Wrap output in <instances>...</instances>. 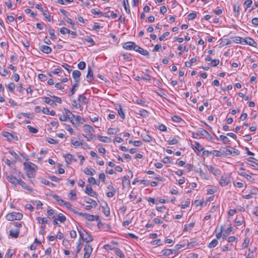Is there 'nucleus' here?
I'll list each match as a JSON object with an SVG mask.
<instances>
[{"label":"nucleus","mask_w":258,"mask_h":258,"mask_svg":"<svg viewBox=\"0 0 258 258\" xmlns=\"http://www.w3.org/2000/svg\"><path fill=\"white\" fill-rule=\"evenodd\" d=\"M23 165L26 171L27 176L30 178H34L36 166L32 162H24Z\"/></svg>","instance_id":"1"},{"label":"nucleus","mask_w":258,"mask_h":258,"mask_svg":"<svg viewBox=\"0 0 258 258\" xmlns=\"http://www.w3.org/2000/svg\"><path fill=\"white\" fill-rule=\"evenodd\" d=\"M78 231L80 234V237L83 240L85 241L87 243L93 240L92 237L81 226L78 227Z\"/></svg>","instance_id":"2"},{"label":"nucleus","mask_w":258,"mask_h":258,"mask_svg":"<svg viewBox=\"0 0 258 258\" xmlns=\"http://www.w3.org/2000/svg\"><path fill=\"white\" fill-rule=\"evenodd\" d=\"M22 218L23 214L20 212H12L6 216V218L9 221L20 220Z\"/></svg>","instance_id":"3"},{"label":"nucleus","mask_w":258,"mask_h":258,"mask_svg":"<svg viewBox=\"0 0 258 258\" xmlns=\"http://www.w3.org/2000/svg\"><path fill=\"white\" fill-rule=\"evenodd\" d=\"M224 153L225 156L228 155L236 156L239 154L240 152L233 147H229L228 148H226L225 150H224Z\"/></svg>","instance_id":"4"},{"label":"nucleus","mask_w":258,"mask_h":258,"mask_svg":"<svg viewBox=\"0 0 258 258\" xmlns=\"http://www.w3.org/2000/svg\"><path fill=\"white\" fill-rule=\"evenodd\" d=\"M84 254L83 258H89L93 251V248L88 243H86L84 247Z\"/></svg>","instance_id":"5"},{"label":"nucleus","mask_w":258,"mask_h":258,"mask_svg":"<svg viewBox=\"0 0 258 258\" xmlns=\"http://www.w3.org/2000/svg\"><path fill=\"white\" fill-rule=\"evenodd\" d=\"M137 44L132 41H128L122 44V47L127 50H135Z\"/></svg>","instance_id":"6"},{"label":"nucleus","mask_w":258,"mask_h":258,"mask_svg":"<svg viewBox=\"0 0 258 258\" xmlns=\"http://www.w3.org/2000/svg\"><path fill=\"white\" fill-rule=\"evenodd\" d=\"M230 182V177L228 175L221 176L219 180V184L222 186H226Z\"/></svg>","instance_id":"7"},{"label":"nucleus","mask_w":258,"mask_h":258,"mask_svg":"<svg viewBox=\"0 0 258 258\" xmlns=\"http://www.w3.org/2000/svg\"><path fill=\"white\" fill-rule=\"evenodd\" d=\"M134 51L139 52L143 55L147 56L148 58L149 57L150 55L149 52L147 50L143 49L138 45H137L136 49Z\"/></svg>","instance_id":"8"},{"label":"nucleus","mask_w":258,"mask_h":258,"mask_svg":"<svg viewBox=\"0 0 258 258\" xmlns=\"http://www.w3.org/2000/svg\"><path fill=\"white\" fill-rule=\"evenodd\" d=\"M85 192L91 196V197H97V196L98 195L97 192L93 190V189H92V188L90 186H89L88 185H87L86 186V188H85Z\"/></svg>","instance_id":"9"},{"label":"nucleus","mask_w":258,"mask_h":258,"mask_svg":"<svg viewBox=\"0 0 258 258\" xmlns=\"http://www.w3.org/2000/svg\"><path fill=\"white\" fill-rule=\"evenodd\" d=\"M239 175L243 176L245 177L247 180L249 181H252L253 180V178L249 174H247L244 172V169L243 168H241L239 169V172L238 173Z\"/></svg>","instance_id":"10"},{"label":"nucleus","mask_w":258,"mask_h":258,"mask_svg":"<svg viewBox=\"0 0 258 258\" xmlns=\"http://www.w3.org/2000/svg\"><path fill=\"white\" fill-rule=\"evenodd\" d=\"M81 75V73L78 70H75L73 72V78L75 80L76 83H79L80 82Z\"/></svg>","instance_id":"11"},{"label":"nucleus","mask_w":258,"mask_h":258,"mask_svg":"<svg viewBox=\"0 0 258 258\" xmlns=\"http://www.w3.org/2000/svg\"><path fill=\"white\" fill-rule=\"evenodd\" d=\"M115 109L117 110L118 114L120 116V117L122 119H124L125 118V116L124 112L122 108L121 105L120 104H117Z\"/></svg>","instance_id":"12"},{"label":"nucleus","mask_w":258,"mask_h":258,"mask_svg":"<svg viewBox=\"0 0 258 258\" xmlns=\"http://www.w3.org/2000/svg\"><path fill=\"white\" fill-rule=\"evenodd\" d=\"M207 169L208 170V171L213 174L214 175H218L219 173V170L218 169H215L213 166L212 165H206Z\"/></svg>","instance_id":"13"},{"label":"nucleus","mask_w":258,"mask_h":258,"mask_svg":"<svg viewBox=\"0 0 258 258\" xmlns=\"http://www.w3.org/2000/svg\"><path fill=\"white\" fill-rule=\"evenodd\" d=\"M20 234L19 229H17L16 230H10L9 231V235L14 238H17L19 237Z\"/></svg>","instance_id":"14"},{"label":"nucleus","mask_w":258,"mask_h":258,"mask_svg":"<svg viewBox=\"0 0 258 258\" xmlns=\"http://www.w3.org/2000/svg\"><path fill=\"white\" fill-rule=\"evenodd\" d=\"M7 179L10 182L15 185L18 184L19 180H20V179H17L15 176L11 175L8 176Z\"/></svg>","instance_id":"15"},{"label":"nucleus","mask_w":258,"mask_h":258,"mask_svg":"<svg viewBox=\"0 0 258 258\" xmlns=\"http://www.w3.org/2000/svg\"><path fill=\"white\" fill-rule=\"evenodd\" d=\"M85 219L90 221H98L99 219V217L97 215L95 216L87 213Z\"/></svg>","instance_id":"16"},{"label":"nucleus","mask_w":258,"mask_h":258,"mask_svg":"<svg viewBox=\"0 0 258 258\" xmlns=\"http://www.w3.org/2000/svg\"><path fill=\"white\" fill-rule=\"evenodd\" d=\"M3 136L7 138V139L10 141H11L14 139H15L16 141L18 140V138L17 137H15L13 134H12L9 132H5L3 134Z\"/></svg>","instance_id":"17"},{"label":"nucleus","mask_w":258,"mask_h":258,"mask_svg":"<svg viewBox=\"0 0 258 258\" xmlns=\"http://www.w3.org/2000/svg\"><path fill=\"white\" fill-rule=\"evenodd\" d=\"M40 50L43 53L46 54L51 53L52 51V49L50 47L44 45H42L40 46Z\"/></svg>","instance_id":"18"},{"label":"nucleus","mask_w":258,"mask_h":258,"mask_svg":"<svg viewBox=\"0 0 258 258\" xmlns=\"http://www.w3.org/2000/svg\"><path fill=\"white\" fill-rule=\"evenodd\" d=\"M18 184H20L23 188L29 191H31L33 190V188L30 186H28L26 183H25L24 181H23L21 179L20 180H19Z\"/></svg>","instance_id":"19"},{"label":"nucleus","mask_w":258,"mask_h":258,"mask_svg":"<svg viewBox=\"0 0 258 258\" xmlns=\"http://www.w3.org/2000/svg\"><path fill=\"white\" fill-rule=\"evenodd\" d=\"M78 100L83 104H87L89 103V99L84 94H80L79 95Z\"/></svg>","instance_id":"20"},{"label":"nucleus","mask_w":258,"mask_h":258,"mask_svg":"<svg viewBox=\"0 0 258 258\" xmlns=\"http://www.w3.org/2000/svg\"><path fill=\"white\" fill-rule=\"evenodd\" d=\"M86 78L88 79L89 81L91 82L93 80V72L90 67H88V73L86 76Z\"/></svg>","instance_id":"21"},{"label":"nucleus","mask_w":258,"mask_h":258,"mask_svg":"<svg viewBox=\"0 0 258 258\" xmlns=\"http://www.w3.org/2000/svg\"><path fill=\"white\" fill-rule=\"evenodd\" d=\"M246 44L254 47H256L257 46V43L253 39L250 37H246Z\"/></svg>","instance_id":"22"},{"label":"nucleus","mask_w":258,"mask_h":258,"mask_svg":"<svg viewBox=\"0 0 258 258\" xmlns=\"http://www.w3.org/2000/svg\"><path fill=\"white\" fill-rule=\"evenodd\" d=\"M192 148L198 151L199 152L203 151L204 149V148L198 142H194V145H193Z\"/></svg>","instance_id":"23"},{"label":"nucleus","mask_w":258,"mask_h":258,"mask_svg":"<svg viewBox=\"0 0 258 258\" xmlns=\"http://www.w3.org/2000/svg\"><path fill=\"white\" fill-rule=\"evenodd\" d=\"M122 184L123 187L129 186L130 185V180L126 176H124L122 180Z\"/></svg>","instance_id":"24"},{"label":"nucleus","mask_w":258,"mask_h":258,"mask_svg":"<svg viewBox=\"0 0 258 258\" xmlns=\"http://www.w3.org/2000/svg\"><path fill=\"white\" fill-rule=\"evenodd\" d=\"M232 42V39L230 38H222L221 39V42L220 44L222 45H227L230 44Z\"/></svg>","instance_id":"25"},{"label":"nucleus","mask_w":258,"mask_h":258,"mask_svg":"<svg viewBox=\"0 0 258 258\" xmlns=\"http://www.w3.org/2000/svg\"><path fill=\"white\" fill-rule=\"evenodd\" d=\"M212 154L216 157H221L224 156V150L221 152L218 150L212 151Z\"/></svg>","instance_id":"26"},{"label":"nucleus","mask_w":258,"mask_h":258,"mask_svg":"<svg viewBox=\"0 0 258 258\" xmlns=\"http://www.w3.org/2000/svg\"><path fill=\"white\" fill-rule=\"evenodd\" d=\"M79 86V84L77 83H75L73 86L70 91L69 96H71L75 93L76 88Z\"/></svg>","instance_id":"27"},{"label":"nucleus","mask_w":258,"mask_h":258,"mask_svg":"<svg viewBox=\"0 0 258 258\" xmlns=\"http://www.w3.org/2000/svg\"><path fill=\"white\" fill-rule=\"evenodd\" d=\"M84 172L87 175H93L96 173V171L94 169L88 168H85Z\"/></svg>","instance_id":"28"},{"label":"nucleus","mask_w":258,"mask_h":258,"mask_svg":"<svg viewBox=\"0 0 258 258\" xmlns=\"http://www.w3.org/2000/svg\"><path fill=\"white\" fill-rule=\"evenodd\" d=\"M218 140H221L224 143L226 144L230 142V140L226 136L224 135H220L219 137L217 138Z\"/></svg>","instance_id":"29"},{"label":"nucleus","mask_w":258,"mask_h":258,"mask_svg":"<svg viewBox=\"0 0 258 258\" xmlns=\"http://www.w3.org/2000/svg\"><path fill=\"white\" fill-rule=\"evenodd\" d=\"M44 102L48 104H49V105H50L51 106L56 105L55 103H54V101L53 100H52L49 97H45L44 98Z\"/></svg>","instance_id":"30"},{"label":"nucleus","mask_w":258,"mask_h":258,"mask_svg":"<svg viewBox=\"0 0 258 258\" xmlns=\"http://www.w3.org/2000/svg\"><path fill=\"white\" fill-rule=\"evenodd\" d=\"M85 201L87 203L91 204V205L93 206L94 207L97 206V202L91 198H87Z\"/></svg>","instance_id":"31"},{"label":"nucleus","mask_w":258,"mask_h":258,"mask_svg":"<svg viewBox=\"0 0 258 258\" xmlns=\"http://www.w3.org/2000/svg\"><path fill=\"white\" fill-rule=\"evenodd\" d=\"M114 252L116 253V254L119 257V258H125L122 251L119 248H115Z\"/></svg>","instance_id":"32"},{"label":"nucleus","mask_w":258,"mask_h":258,"mask_svg":"<svg viewBox=\"0 0 258 258\" xmlns=\"http://www.w3.org/2000/svg\"><path fill=\"white\" fill-rule=\"evenodd\" d=\"M119 132L118 128H109L108 129L107 134L109 135H115Z\"/></svg>","instance_id":"33"},{"label":"nucleus","mask_w":258,"mask_h":258,"mask_svg":"<svg viewBox=\"0 0 258 258\" xmlns=\"http://www.w3.org/2000/svg\"><path fill=\"white\" fill-rule=\"evenodd\" d=\"M102 209L103 213L106 216H108L110 215V210L106 204L105 206H102Z\"/></svg>","instance_id":"34"},{"label":"nucleus","mask_w":258,"mask_h":258,"mask_svg":"<svg viewBox=\"0 0 258 258\" xmlns=\"http://www.w3.org/2000/svg\"><path fill=\"white\" fill-rule=\"evenodd\" d=\"M100 141L104 143H110L111 139L107 137L99 136L98 137Z\"/></svg>","instance_id":"35"},{"label":"nucleus","mask_w":258,"mask_h":258,"mask_svg":"<svg viewBox=\"0 0 258 258\" xmlns=\"http://www.w3.org/2000/svg\"><path fill=\"white\" fill-rule=\"evenodd\" d=\"M88 181L90 184H92L93 185L97 184V185H99V183H100L99 181L97 182L96 180V179L94 177H89L88 179Z\"/></svg>","instance_id":"36"},{"label":"nucleus","mask_w":258,"mask_h":258,"mask_svg":"<svg viewBox=\"0 0 258 258\" xmlns=\"http://www.w3.org/2000/svg\"><path fill=\"white\" fill-rule=\"evenodd\" d=\"M218 241L217 239H214L209 244L208 247L210 248H214L217 245Z\"/></svg>","instance_id":"37"},{"label":"nucleus","mask_w":258,"mask_h":258,"mask_svg":"<svg viewBox=\"0 0 258 258\" xmlns=\"http://www.w3.org/2000/svg\"><path fill=\"white\" fill-rule=\"evenodd\" d=\"M163 255L169 256L173 253V250L170 249H165L162 251Z\"/></svg>","instance_id":"38"},{"label":"nucleus","mask_w":258,"mask_h":258,"mask_svg":"<svg viewBox=\"0 0 258 258\" xmlns=\"http://www.w3.org/2000/svg\"><path fill=\"white\" fill-rule=\"evenodd\" d=\"M148 112L144 109H141L139 110V114H140L141 116L146 117L148 116Z\"/></svg>","instance_id":"39"},{"label":"nucleus","mask_w":258,"mask_h":258,"mask_svg":"<svg viewBox=\"0 0 258 258\" xmlns=\"http://www.w3.org/2000/svg\"><path fill=\"white\" fill-rule=\"evenodd\" d=\"M61 71H62V70L61 69L56 68L54 70V71L49 72L48 73V74L50 77H52L53 76V75L58 74L61 73Z\"/></svg>","instance_id":"40"},{"label":"nucleus","mask_w":258,"mask_h":258,"mask_svg":"<svg viewBox=\"0 0 258 258\" xmlns=\"http://www.w3.org/2000/svg\"><path fill=\"white\" fill-rule=\"evenodd\" d=\"M195 226L194 223H190L188 224H185L183 229L184 231H187L188 230L192 229Z\"/></svg>","instance_id":"41"},{"label":"nucleus","mask_w":258,"mask_h":258,"mask_svg":"<svg viewBox=\"0 0 258 258\" xmlns=\"http://www.w3.org/2000/svg\"><path fill=\"white\" fill-rule=\"evenodd\" d=\"M6 87L8 88L9 90L11 92H13L15 88V85L13 83H10L8 85H6Z\"/></svg>","instance_id":"42"},{"label":"nucleus","mask_w":258,"mask_h":258,"mask_svg":"<svg viewBox=\"0 0 258 258\" xmlns=\"http://www.w3.org/2000/svg\"><path fill=\"white\" fill-rule=\"evenodd\" d=\"M84 128L85 131H86L89 133L94 132V131H95L93 129V127L88 124L84 125Z\"/></svg>","instance_id":"43"},{"label":"nucleus","mask_w":258,"mask_h":258,"mask_svg":"<svg viewBox=\"0 0 258 258\" xmlns=\"http://www.w3.org/2000/svg\"><path fill=\"white\" fill-rule=\"evenodd\" d=\"M64 158L70 160L71 161H76L77 160L75 158L74 156L70 153L64 155Z\"/></svg>","instance_id":"44"},{"label":"nucleus","mask_w":258,"mask_h":258,"mask_svg":"<svg viewBox=\"0 0 258 258\" xmlns=\"http://www.w3.org/2000/svg\"><path fill=\"white\" fill-rule=\"evenodd\" d=\"M249 243V239L248 238H245L244 240V241L242 244V248H247L248 246Z\"/></svg>","instance_id":"45"},{"label":"nucleus","mask_w":258,"mask_h":258,"mask_svg":"<svg viewBox=\"0 0 258 258\" xmlns=\"http://www.w3.org/2000/svg\"><path fill=\"white\" fill-rule=\"evenodd\" d=\"M85 41H86L87 42H89V43H91V46H93L94 45H95V42L94 41V40L92 39V38H91L90 36H86L85 37Z\"/></svg>","instance_id":"46"},{"label":"nucleus","mask_w":258,"mask_h":258,"mask_svg":"<svg viewBox=\"0 0 258 258\" xmlns=\"http://www.w3.org/2000/svg\"><path fill=\"white\" fill-rule=\"evenodd\" d=\"M123 7H124L125 11L127 13H130V10L129 8H127V6L128 7L129 6V5L128 4V0H123Z\"/></svg>","instance_id":"47"},{"label":"nucleus","mask_w":258,"mask_h":258,"mask_svg":"<svg viewBox=\"0 0 258 258\" xmlns=\"http://www.w3.org/2000/svg\"><path fill=\"white\" fill-rule=\"evenodd\" d=\"M41 182L42 183L44 184L45 185H47L51 186V187H53L54 186V184L53 183L49 181L48 180H47L45 179H42Z\"/></svg>","instance_id":"48"},{"label":"nucleus","mask_w":258,"mask_h":258,"mask_svg":"<svg viewBox=\"0 0 258 258\" xmlns=\"http://www.w3.org/2000/svg\"><path fill=\"white\" fill-rule=\"evenodd\" d=\"M78 68L81 70H83L86 68V63L84 61H81L78 64Z\"/></svg>","instance_id":"49"},{"label":"nucleus","mask_w":258,"mask_h":258,"mask_svg":"<svg viewBox=\"0 0 258 258\" xmlns=\"http://www.w3.org/2000/svg\"><path fill=\"white\" fill-rule=\"evenodd\" d=\"M69 198L71 200L75 201L77 199V196L76 193L73 191H71L69 193Z\"/></svg>","instance_id":"50"},{"label":"nucleus","mask_w":258,"mask_h":258,"mask_svg":"<svg viewBox=\"0 0 258 258\" xmlns=\"http://www.w3.org/2000/svg\"><path fill=\"white\" fill-rule=\"evenodd\" d=\"M57 219L61 222H64L66 220V217L62 213H59L58 215V219Z\"/></svg>","instance_id":"51"},{"label":"nucleus","mask_w":258,"mask_h":258,"mask_svg":"<svg viewBox=\"0 0 258 258\" xmlns=\"http://www.w3.org/2000/svg\"><path fill=\"white\" fill-rule=\"evenodd\" d=\"M62 67L64 68L69 73H70L72 71V67L69 65L68 63H64L62 64Z\"/></svg>","instance_id":"52"},{"label":"nucleus","mask_w":258,"mask_h":258,"mask_svg":"<svg viewBox=\"0 0 258 258\" xmlns=\"http://www.w3.org/2000/svg\"><path fill=\"white\" fill-rule=\"evenodd\" d=\"M172 120L176 122H180L182 121V119L178 115H174L172 117Z\"/></svg>","instance_id":"53"},{"label":"nucleus","mask_w":258,"mask_h":258,"mask_svg":"<svg viewBox=\"0 0 258 258\" xmlns=\"http://www.w3.org/2000/svg\"><path fill=\"white\" fill-rule=\"evenodd\" d=\"M27 128L30 133H32L33 134L37 133L38 131L37 128L31 126V125H28Z\"/></svg>","instance_id":"54"},{"label":"nucleus","mask_w":258,"mask_h":258,"mask_svg":"<svg viewBox=\"0 0 258 258\" xmlns=\"http://www.w3.org/2000/svg\"><path fill=\"white\" fill-rule=\"evenodd\" d=\"M248 164L252 167H254L256 169L258 170V163L254 161L248 160Z\"/></svg>","instance_id":"55"},{"label":"nucleus","mask_w":258,"mask_h":258,"mask_svg":"<svg viewBox=\"0 0 258 258\" xmlns=\"http://www.w3.org/2000/svg\"><path fill=\"white\" fill-rule=\"evenodd\" d=\"M198 132L203 136L209 135V133L203 128H199Z\"/></svg>","instance_id":"56"},{"label":"nucleus","mask_w":258,"mask_h":258,"mask_svg":"<svg viewBox=\"0 0 258 258\" xmlns=\"http://www.w3.org/2000/svg\"><path fill=\"white\" fill-rule=\"evenodd\" d=\"M142 137L143 140L145 142H150L152 141V138L148 135H145L144 136H143Z\"/></svg>","instance_id":"57"},{"label":"nucleus","mask_w":258,"mask_h":258,"mask_svg":"<svg viewBox=\"0 0 258 258\" xmlns=\"http://www.w3.org/2000/svg\"><path fill=\"white\" fill-rule=\"evenodd\" d=\"M178 140L176 139V138H174L171 140H169L167 141V143L169 145H172L176 144L178 143Z\"/></svg>","instance_id":"58"},{"label":"nucleus","mask_w":258,"mask_h":258,"mask_svg":"<svg viewBox=\"0 0 258 258\" xmlns=\"http://www.w3.org/2000/svg\"><path fill=\"white\" fill-rule=\"evenodd\" d=\"M232 41L233 42H235L236 43H240V39H241V37H231Z\"/></svg>","instance_id":"59"},{"label":"nucleus","mask_w":258,"mask_h":258,"mask_svg":"<svg viewBox=\"0 0 258 258\" xmlns=\"http://www.w3.org/2000/svg\"><path fill=\"white\" fill-rule=\"evenodd\" d=\"M9 153L11 155L13 156L16 160H18L19 159V157L18 155L14 150H9Z\"/></svg>","instance_id":"60"},{"label":"nucleus","mask_w":258,"mask_h":258,"mask_svg":"<svg viewBox=\"0 0 258 258\" xmlns=\"http://www.w3.org/2000/svg\"><path fill=\"white\" fill-rule=\"evenodd\" d=\"M55 87L58 89H59L62 91H64V87L62 86V84L61 82L57 83L55 85Z\"/></svg>","instance_id":"61"},{"label":"nucleus","mask_w":258,"mask_h":258,"mask_svg":"<svg viewBox=\"0 0 258 258\" xmlns=\"http://www.w3.org/2000/svg\"><path fill=\"white\" fill-rule=\"evenodd\" d=\"M234 11L236 16H238L239 14V10H240V6H236V5H234L233 6Z\"/></svg>","instance_id":"62"},{"label":"nucleus","mask_w":258,"mask_h":258,"mask_svg":"<svg viewBox=\"0 0 258 258\" xmlns=\"http://www.w3.org/2000/svg\"><path fill=\"white\" fill-rule=\"evenodd\" d=\"M8 72L5 68H3L0 70V74L3 76H6L8 75Z\"/></svg>","instance_id":"63"},{"label":"nucleus","mask_w":258,"mask_h":258,"mask_svg":"<svg viewBox=\"0 0 258 258\" xmlns=\"http://www.w3.org/2000/svg\"><path fill=\"white\" fill-rule=\"evenodd\" d=\"M196 14L195 13H191L187 15V19L189 20H193L196 17Z\"/></svg>","instance_id":"64"}]
</instances>
